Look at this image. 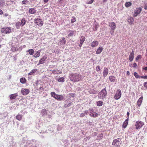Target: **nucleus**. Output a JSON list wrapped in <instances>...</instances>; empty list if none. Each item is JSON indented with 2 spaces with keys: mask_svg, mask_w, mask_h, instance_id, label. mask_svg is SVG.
Returning <instances> with one entry per match:
<instances>
[{
  "mask_svg": "<svg viewBox=\"0 0 147 147\" xmlns=\"http://www.w3.org/2000/svg\"><path fill=\"white\" fill-rule=\"evenodd\" d=\"M69 77L71 81L77 82L80 80L81 77L79 74L76 73L69 74Z\"/></svg>",
  "mask_w": 147,
  "mask_h": 147,
  "instance_id": "obj_1",
  "label": "nucleus"
},
{
  "mask_svg": "<svg viewBox=\"0 0 147 147\" xmlns=\"http://www.w3.org/2000/svg\"><path fill=\"white\" fill-rule=\"evenodd\" d=\"M1 32L5 34H9L11 32V28L9 27H5L1 29Z\"/></svg>",
  "mask_w": 147,
  "mask_h": 147,
  "instance_id": "obj_2",
  "label": "nucleus"
},
{
  "mask_svg": "<svg viewBox=\"0 0 147 147\" xmlns=\"http://www.w3.org/2000/svg\"><path fill=\"white\" fill-rule=\"evenodd\" d=\"M121 143V141L120 138H118L115 139L112 142V145L116 147H119Z\"/></svg>",
  "mask_w": 147,
  "mask_h": 147,
  "instance_id": "obj_3",
  "label": "nucleus"
},
{
  "mask_svg": "<svg viewBox=\"0 0 147 147\" xmlns=\"http://www.w3.org/2000/svg\"><path fill=\"white\" fill-rule=\"evenodd\" d=\"M144 125L143 122L141 121H137L135 124L136 128V129H138L142 127Z\"/></svg>",
  "mask_w": 147,
  "mask_h": 147,
  "instance_id": "obj_4",
  "label": "nucleus"
},
{
  "mask_svg": "<svg viewBox=\"0 0 147 147\" xmlns=\"http://www.w3.org/2000/svg\"><path fill=\"white\" fill-rule=\"evenodd\" d=\"M107 95V92L105 88L102 89L99 92V96H98L100 98H105Z\"/></svg>",
  "mask_w": 147,
  "mask_h": 147,
  "instance_id": "obj_5",
  "label": "nucleus"
},
{
  "mask_svg": "<svg viewBox=\"0 0 147 147\" xmlns=\"http://www.w3.org/2000/svg\"><path fill=\"white\" fill-rule=\"evenodd\" d=\"M34 23L39 26H42L43 24V22L41 19L38 18L34 20Z\"/></svg>",
  "mask_w": 147,
  "mask_h": 147,
  "instance_id": "obj_6",
  "label": "nucleus"
},
{
  "mask_svg": "<svg viewBox=\"0 0 147 147\" xmlns=\"http://www.w3.org/2000/svg\"><path fill=\"white\" fill-rule=\"evenodd\" d=\"M121 96V92L120 89H118L115 94L114 98L116 100L119 99Z\"/></svg>",
  "mask_w": 147,
  "mask_h": 147,
  "instance_id": "obj_7",
  "label": "nucleus"
},
{
  "mask_svg": "<svg viewBox=\"0 0 147 147\" xmlns=\"http://www.w3.org/2000/svg\"><path fill=\"white\" fill-rule=\"evenodd\" d=\"M142 9L141 7L136 8V9L134 11V13L133 16L136 17L141 12Z\"/></svg>",
  "mask_w": 147,
  "mask_h": 147,
  "instance_id": "obj_8",
  "label": "nucleus"
},
{
  "mask_svg": "<svg viewBox=\"0 0 147 147\" xmlns=\"http://www.w3.org/2000/svg\"><path fill=\"white\" fill-rule=\"evenodd\" d=\"M109 25L111 28V30L114 32V30L116 28V25L115 23L113 22H110L109 23Z\"/></svg>",
  "mask_w": 147,
  "mask_h": 147,
  "instance_id": "obj_9",
  "label": "nucleus"
},
{
  "mask_svg": "<svg viewBox=\"0 0 147 147\" xmlns=\"http://www.w3.org/2000/svg\"><path fill=\"white\" fill-rule=\"evenodd\" d=\"M29 92V90L27 88H22L21 90V93L24 96L27 95Z\"/></svg>",
  "mask_w": 147,
  "mask_h": 147,
  "instance_id": "obj_10",
  "label": "nucleus"
},
{
  "mask_svg": "<svg viewBox=\"0 0 147 147\" xmlns=\"http://www.w3.org/2000/svg\"><path fill=\"white\" fill-rule=\"evenodd\" d=\"M143 99V97L142 96H141L137 102V105L138 106L137 107V108L138 109H140V106H141V104L142 103V100Z\"/></svg>",
  "mask_w": 147,
  "mask_h": 147,
  "instance_id": "obj_11",
  "label": "nucleus"
},
{
  "mask_svg": "<svg viewBox=\"0 0 147 147\" xmlns=\"http://www.w3.org/2000/svg\"><path fill=\"white\" fill-rule=\"evenodd\" d=\"M47 58V57L44 56L39 61L38 65H39L40 64H42L45 63V61Z\"/></svg>",
  "mask_w": 147,
  "mask_h": 147,
  "instance_id": "obj_12",
  "label": "nucleus"
},
{
  "mask_svg": "<svg viewBox=\"0 0 147 147\" xmlns=\"http://www.w3.org/2000/svg\"><path fill=\"white\" fill-rule=\"evenodd\" d=\"M63 98L64 97L63 95L57 94L55 97V99L58 101H61L63 99Z\"/></svg>",
  "mask_w": 147,
  "mask_h": 147,
  "instance_id": "obj_13",
  "label": "nucleus"
},
{
  "mask_svg": "<svg viewBox=\"0 0 147 147\" xmlns=\"http://www.w3.org/2000/svg\"><path fill=\"white\" fill-rule=\"evenodd\" d=\"M134 53L133 50L129 56V59L130 61H132L134 58Z\"/></svg>",
  "mask_w": 147,
  "mask_h": 147,
  "instance_id": "obj_14",
  "label": "nucleus"
},
{
  "mask_svg": "<svg viewBox=\"0 0 147 147\" xmlns=\"http://www.w3.org/2000/svg\"><path fill=\"white\" fill-rule=\"evenodd\" d=\"M92 111H93L92 110ZM90 115L91 117L95 118L98 117L99 115L96 112H93L91 113V114H90Z\"/></svg>",
  "mask_w": 147,
  "mask_h": 147,
  "instance_id": "obj_15",
  "label": "nucleus"
},
{
  "mask_svg": "<svg viewBox=\"0 0 147 147\" xmlns=\"http://www.w3.org/2000/svg\"><path fill=\"white\" fill-rule=\"evenodd\" d=\"M108 72L109 70L106 67H105L103 72V76L104 77H105L108 75Z\"/></svg>",
  "mask_w": 147,
  "mask_h": 147,
  "instance_id": "obj_16",
  "label": "nucleus"
},
{
  "mask_svg": "<svg viewBox=\"0 0 147 147\" xmlns=\"http://www.w3.org/2000/svg\"><path fill=\"white\" fill-rule=\"evenodd\" d=\"M134 21V19L132 17H129L127 20V21L129 24L131 25L134 24L133 22Z\"/></svg>",
  "mask_w": 147,
  "mask_h": 147,
  "instance_id": "obj_17",
  "label": "nucleus"
},
{
  "mask_svg": "<svg viewBox=\"0 0 147 147\" xmlns=\"http://www.w3.org/2000/svg\"><path fill=\"white\" fill-rule=\"evenodd\" d=\"M128 123V118L125 119V121L123 123L122 125L123 128H125L127 125Z\"/></svg>",
  "mask_w": 147,
  "mask_h": 147,
  "instance_id": "obj_18",
  "label": "nucleus"
},
{
  "mask_svg": "<svg viewBox=\"0 0 147 147\" xmlns=\"http://www.w3.org/2000/svg\"><path fill=\"white\" fill-rule=\"evenodd\" d=\"M18 96V95L17 93L11 94L9 96L10 99L11 100L15 99Z\"/></svg>",
  "mask_w": 147,
  "mask_h": 147,
  "instance_id": "obj_19",
  "label": "nucleus"
},
{
  "mask_svg": "<svg viewBox=\"0 0 147 147\" xmlns=\"http://www.w3.org/2000/svg\"><path fill=\"white\" fill-rule=\"evenodd\" d=\"M98 43L96 40L92 42L91 44V47H94L98 45Z\"/></svg>",
  "mask_w": 147,
  "mask_h": 147,
  "instance_id": "obj_20",
  "label": "nucleus"
},
{
  "mask_svg": "<svg viewBox=\"0 0 147 147\" xmlns=\"http://www.w3.org/2000/svg\"><path fill=\"white\" fill-rule=\"evenodd\" d=\"M23 115L21 114H18L16 117V119L19 121H21Z\"/></svg>",
  "mask_w": 147,
  "mask_h": 147,
  "instance_id": "obj_21",
  "label": "nucleus"
},
{
  "mask_svg": "<svg viewBox=\"0 0 147 147\" xmlns=\"http://www.w3.org/2000/svg\"><path fill=\"white\" fill-rule=\"evenodd\" d=\"M103 50V48L102 47H99V48L97 49L96 52V54H100L102 52Z\"/></svg>",
  "mask_w": 147,
  "mask_h": 147,
  "instance_id": "obj_22",
  "label": "nucleus"
},
{
  "mask_svg": "<svg viewBox=\"0 0 147 147\" xmlns=\"http://www.w3.org/2000/svg\"><path fill=\"white\" fill-rule=\"evenodd\" d=\"M36 12V10L33 8H30L29 9V13L31 14H34Z\"/></svg>",
  "mask_w": 147,
  "mask_h": 147,
  "instance_id": "obj_23",
  "label": "nucleus"
},
{
  "mask_svg": "<svg viewBox=\"0 0 147 147\" xmlns=\"http://www.w3.org/2000/svg\"><path fill=\"white\" fill-rule=\"evenodd\" d=\"M41 51V50H40L36 53L33 56L35 58L38 57H39L40 55V53Z\"/></svg>",
  "mask_w": 147,
  "mask_h": 147,
  "instance_id": "obj_24",
  "label": "nucleus"
},
{
  "mask_svg": "<svg viewBox=\"0 0 147 147\" xmlns=\"http://www.w3.org/2000/svg\"><path fill=\"white\" fill-rule=\"evenodd\" d=\"M26 20H25V18H22L21 20V22H20V26H23L26 23Z\"/></svg>",
  "mask_w": 147,
  "mask_h": 147,
  "instance_id": "obj_25",
  "label": "nucleus"
},
{
  "mask_svg": "<svg viewBox=\"0 0 147 147\" xmlns=\"http://www.w3.org/2000/svg\"><path fill=\"white\" fill-rule=\"evenodd\" d=\"M65 78L63 77H61V78H57V81L60 82H63L65 80Z\"/></svg>",
  "mask_w": 147,
  "mask_h": 147,
  "instance_id": "obj_26",
  "label": "nucleus"
},
{
  "mask_svg": "<svg viewBox=\"0 0 147 147\" xmlns=\"http://www.w3.org/2000/svg\"><path fill=\"white\" fill-rule=\"evenodd\" d=\"M20 81L21 83L24 84L26 82V80L25 78L23 77L20 79Z\"/></svg>",
  "mask_w": 147,
  "mask_h": 147,
  "instance_id": "obj_27",
  "label": "nucleus"
},
{
  "mask_svg": "<svg viewBox=\"0 0 147 147\" xmlns=\"http://www.w3.org/2000/svg\"><path fill=\"white\" fill-rule=\"evenodd\" d=\"M27 52H28L30 55H32L34 54V51L33 49H31L28 50Z\"/></svg>",
  "mask_w": 147,
  "mask_h": 147,
  "instance_id": "obj_28",
  "label": "nucleus"
},
{
  "mask_svg": "<svg viewBox=\"0 0 147 147\" xmlns=\"http://www.w3.org/2000/svg\"><path fill=\"white\" fill-rule=\"evenodd\" d=\"M132 5V3L130 2H127L125 3V5L126 7H128Z\"/></svg>",
  "mask_w": 147,
  "mask_h": 147,
  "instance_id": "obj_29",
  "label": "nucleus"
},
{
  "mask_svg": "<svg viewBox=\"0 0 147 147\" xmlns=\"http://www.w3.org/2000/svg\"><path fill=\"white\" fill-rule=\"evenodd\" d=\"M115 77L113 76H111L109 77V79L111 82H114L115 81Z\"/></svg>",
  "mask_w": 147,
  "mask_h": 147,
  "instance_id": "obj_30",
  "label": "nucleus"
},
{
  "mask_svg": "<svg viewBox=\"0 0 147 147\" xmlns=\"http://www.w3.org/2000/svg\"><path fill=\"white\" fill-rule=\"evenodd\" d=\"M85 38L84 36H81L80 39V43H83L85 41Z\"/></svg>",
  "mask_w": 147,
  "mask_h": 147,
  "instance_id": "obj_31",
  "label": "nucleus"
},
{
  "mask_svg": "<svg viewBox=\"0 0 147 147\" xmlns=\"http://www.w3.org/2000/svg\"><path fill=\"white\" fill-rule=\"evenodd\" d=\"M97 105L98 106H101L103 105V102L102 101H99L96 102Z\"/></svg>",
  "mask_w": 147,
  "mask_h": 147,
  "instance_id": "obj_32",
  "label": "nucleus"
},
{
  "mask_svg": "<svg viewBox=\"0 0 147 147\" xmlns=\"http://www.w3.org/2000/svg\"><path fill=\"white\" fill-rule=\"evenodd\" d=\"M97 137L98 138V140H100L103 138V134H101L98 135V136Z\"/></svg>",
  "mask_w": 147,
  "mask_h": 147,
  "instance_id": "obj_33",
  "label": "nucleus"
},
{
  "mask_svg": "<svg viewBox=\"0 0 147 147\" xmlns=\"http://www.w3.org/2000/svg\"><path fill=\"white\" fill-rule=\"evenodd\" d=\"M60 42L63 44L64 45L66 43V40L64 37H63L62 38V40H60Z\"/></svg>",
  "mask_w": 147,
  "mask_h": 147,
  "instance_id": "obj_34",
  "label": "nucleus"
},
{
  "mask_svg": "<svg viewBox=\"0 0 147 147\" xmlns=\"http://www.w3.org/2000/svg\"><path fill=\"white\" fill-rule=\"evenodd\" d=\"M76 21V18L74 17L73 16L72 17V18L71 20V23H73L75 22Z\"/></svg>",
  "mask_w": 147,
  "mask_h": 147,
  "instance_id": "obj_35",
  "label": "nucleus"
},
{
  "mask_svg": "<svg viewBox=\"0 0 147 147\" xmlns=\"http://www.w3.org/2000/svg\"><path fill=\"white\" fill-rule=\"evenodd\" d=\"M73 105V103L72 102H70L68 104H65L64 105V107L65 108H67L68 107L70 106L71 105Z\"/></svg>",
  "mask_w": 147,
  "mask_h": 147,
  "instance_id": "obj_36",
  "label": "nucleus"
},
{
  "mask_svg": "<svg viewBox=\"0 0 147 147\" xmlns=\"http://www.w3.org/2000/svg\"><path fill=\"white\" fill-rule=\"evenodd\" d=\"M134 74V76H135V77L136 78H140L141 76H139L138 75V74L137 73H136V72H135Z\"/></svg>",
  "mask_w": 147,
  "mask_h": 147,
  "instance_id": "obj_37",
  "label": "nucleus"
},
{
  "mask_svg": "<svg viewBox=\"0 0 147 147\" xmlns=\"http://www.w3.org/2000/svg\"><path fill=\"white\" fill-rule=\"evenodd\" d=\"M51 94L52 97L55 98L57 94H56L54 92H51Z\"/></svg>",
  "mask_w": 147,
  "mask_h": 147,
  "instance_id": "obj_38",
  "label": "nucleus"
},
{
  "mask_svg": "<svg viewBox=\"0 0 147 147\" xmlns=\"http://www.w3.org/2000/svg\"><path fill=\"white\" fill-rule=\"evenodd\" d=\"M74 34V32L73 31H71V32L69 33L68 35V37H71Z\"/></svg>",
  "mask_w": 147,
  "mask_h": 147,
  "instance_id": "obj_39",
  "label": "nucleus"
},
{
  "mask_svg": "<svg viewBox=\"0 0 147 147\" xmlns=\"http://www.w3.org/2000/svg\"><path fill=\"white\" fill-rule=\"evenodd\" d=\"M16 28L18 29L20 28V22H17L16 24Z\"/></svg>",
  "mask_w": 147,
  "mask_h": 147,
  "instance_id": "obj_40",
  "label": "nucleus"
},
{
  "mask_svg": "<svg viewBox=\"0 0 147 147\" xmlns=\"http://www.w3.org/2000/svg\"><path fill=\"white\" fill-rule=\"evenodd\" d=\"M97 29V26L95 24L93 27V30L96 31Z\"/></svg>",
  "mask_w": 147,
  "mask_h": 147,
  "instance_id": "obj_41",
  "label": "nucleus"
},
{
  "mask_svg": "<svg viewBox=\"0 0 147 147\" xmlns=\"http://www.w3.org/2000/svg\"><path fill=\"white\" fill-rule=\"evenodd\" d=\"M96 70L97 71H98L100 70V66L99 65L97 66L96 67Z\"/></svg>",
  "mask_w": 147,
  "mask_h": 147,
  "instance_id": "obj_42",
  "label": "nucleus"
},
{
  "mask_svg": "<svg viewBox=\"0 0 147 147\" xmlns=\"http://www.w3.org/2000/svg\"><path fill=\"white\" fill-rule=\"evenodd\" d=\"M58 70L57 69L56 70H52L51 71L52 73L54 74H58Z\"/></svg>",
  "mask_w": 147,
  "mask_h": 147,
  "instance_id": "obj_43",
  "label": "nucleus"
},
{
  "mask_svg": "<svg viewBox=\"0 0 147 147\" xmlns=\"http://www.w3.org/2000/svg\"><path fill=\"white\" fill-rule=\"evenodd\" d=\"M141 56L140 55H138V56H137L136 58V61H138L139 60V59H141Z\"/></svg>",
  "mask_w": 147,
  "mask_h": 147,
  "instance_id": "obj_44",
  "label": "nucleus"
},
{
  "mask_svg": "<svg viewBox=\"0 0 147 147\" xmlns=\"http://www.w3.org/2000/svg\"><path fill=\"white\" fill-rule=\"evenodd\" d=\"M37 71V69H32V71H31V73L33 74L34 73H35L36 71Z\"/></svg>",
  "mask_w": 147,
  "mask_h": 147,
  "instance_id": "obj_45",
  "label": "nucleus"
},
{
  "mask_svg": "<svg viewBox=\"0 0 147 147\" xmlns=\"http://www.w3.org/2000/svg\"><path fill=\"white\" fill-rule=\"evenodd\" d=\"M144 87L147 89V82H145L144 84Z\"/></svg>",
  "mask_w": 147,
  "mask_h": 147,
  "instance_id": "obj_46",
  "label": "nucleus"
},
{
  "mask_svg": "<svg viewBox=\"0 0 147 147\" xmlns=\"http://www.w3.org/2000/svg\"><path fill=\"white\" fill-rule=\"evenodd\" d=\"M133 67L135 68H136L137 64L136 63H134L133 64Z\"/></svg>",
  "mask_w": 147,
  "mask_h": 147,
  "instance_id": "obj_47",
  "label": "nucleus"
},
{
  "mask_svg": "<svg viewBox=\"0 0 147 147\" xmlns=\"http://www.w3.org/2000/svg\"><path fill=\"white\" fill-rule=\"evenodd\" d=\"M94 0H91L90 1L88 2L87 3L88 4H92L94 1Z\"/></svg>",
  "mask_w": 147,
  "mask_h": 147,
  "instance_id": "obj_48",
  "label": "nucleus"
},
{
  "mask_svg": "<svg viewBox=\"0 0 147 147\" xmlns=\"http://www.w3.org/2000/svg\"><path fill=\"white\" fill-rule=\"evenodd\" d=\"M140 78L143 79H147V76H141Z\"/></svg>",
  "mask_w": 147,
  "mask_h": 147,
  "instance_id": "obj_49",
  "label": "nucleus"
},
{
  "mask_svg": "<svg viewBox=\"0 0 147 147\" xmlns=\"http://www.w3.org/2000/svg\"><path fill=\"white\" fill-rule=\"evenodd\" d=\"M27 2L26 1L24 0L22 1V3L24 4H26Z\"/></svg>",
  "mask_w": 147,
  "mask_h": 147,
  "instance_id": "obj_50",
  "label": "nucleus"
},
{
  "mask_svg": "<svg viewBox=\"0 0 147 147\" xmlns=\"http://www.w3.org/2000/svg\"><path fill=\"white\" fill-rule=\"evenodd\" d=\"M85 115L84 113H82L80 114V117H83Z\"/></svg>",
  "mask_w": 147,
  "mask_h": 147,
  "instance_id": "obj_51",
  "label": "nucleus"
},
{
  "mask_svg": "<svg viewBox=\"0 0 147 147\" xmlns=\"http://www.w3.org/2000/svg\"><path fill=\"white\" fill-rule=\"evenodd\" d=\"M142 69H144L146 71V70H147V67H143L142 68Z\"/></svg>",
  "mask_w": 147,
  "mask_h": 147,
  "instance_id": "obj_52",
  "label": "nucleus"
},
{
  "mask_svg": "<svg viewBox=\"0 0 147 147\" xmlns=\"http://www.w3.org/2000/svg\"><path fill=\"white\" fill-rule=\"evenodd\" d=\"M4 16L5 17H6L8 16V14L7 13H5L4 15Z\"/></svg>",
  "mask_w": 147,
  "mask_h": 147,
  "instance_id": "obj_53",
  "label": "nucleus"
},
{
  "mask_svg": "<svg viewBox=\"0 0 147 147\" xmlns=\"http://www.w3.org/2000/svg\"><path fill=\"white\" fill-rule=\"evenodd\" d=\"M84 113L86 114L87 115L88 113V111H84Z\"/></svg>",
  "mask_w": 147,
  "mask_h": 147,
  "instance_id": "obj_54",
  "label": "nucleus"
},
{
  "mask_svg": "<svg viewBox=\"0 0 147 147\" xmlns=\"http://www.w3.org/2000/svg\"><path fill=\"white\" fill-rule=\"evenodd\" d=\"M3 13V11L0 9V15H1Z\"/></svg>",
  "mask_w": 147,
  "mask_h": 147,
  "instance_id": "obj_55",
  "label": "nucleus"
},
{
  "mask_svg": "<svg viewBox=\"0 0 147 147\" xmlns=\"http://www.w3.org/2000/svg\"><path fill=\"white\" fill-rule=\"evenodd\" d=\"M83 43H80V45H79V47H82V45L83 44Z\"/></svg>",
  "mask_w": 147,
  "mask_h": 147,
  "instance_id": "obj_56",
  "label": "nucleus"
},
{
  "mask_svg": "<svg viewBox=\"0 0 147 147\" xmlns=\"http://www.w3.org/2000/svg\"><path fill=\"white\" fill-rule=\"evenodd\" d=\"M127 74L129 76L130 74V73L129 71H127Z\"/></svg>",
  "mask_w": 147,
  "mask_h": 147,
  "instance_id": "obj_57",
  "label": "nucleus"
},
{
  "mask_svg": "<svg viewBox=\"0 0 147 147\" xmlns=\"http://www.w3.org/2000/svg\"><path fill=\"white\" fill-rule=\"evenodd\" d=\"M48 1V0H44V2L45 3H47Z\"/></svg>",
  "mask_w": 147,
  "mask_h": 147,
  "instance_id": "obj_58",
  "label": "nucleus"
},
{
  "mask_svg": "<svg viewBox=\"0 0 147 147\" xmlns=\"http://www.w3.org/2000/svg\"><path fill=\"white\" fill-rule=\"evenodd\" d=\"M144 8L145 10H147V6L146 5L144 6Z\"/></svg>",
  "mask_w": 147,
  "mask_h": 147,
  "instance_id": "obj_59",
  "label": "nucleus"
},
{
  "mask_svg": "<svg viewBox=\"0 0 147 147\" xmlns=\"http://www.w3.org/2000/svg\"><path fill=\"white\" fill-rule=\"evenodd\" d=\"M62 1H63V0H59L58 1V2H59V3H61Z\"/></svg>",
  "mask_w": 147,
  "mask_h": 147,
  "instance_id": "obj_60",
  "label": "nucleus"
},
{
  "mask_svg": "<svg viewBox=\"0 0 147 147\" xmlns=\"http://www.w3.org/2000/svg\"><path fill=\"white\" fill-rule=\"evenodd\" d=\"M39 89L40 90H41L42 89L43 90H44V89L42 87H40L39 88Z\"/></svg>",
  "mask_w": 147,
  "mask_h": 147,
  "instance_id": "obj_61",
  "label": "nucleus"
},
{
  "mask_svg": "<svg viewBox=\"0 0 147 147\" xmlns=\"http://www.w3.org/2000/svg\"><path fill=\"white\" fill-rule=\"evenodd\" d=\"M32 74L31 73V72L29 73L28 74V76H29V75H31Z\"/></svg>",
  "mask_w": 147,
  "mask_h": 147,
  "instance_id": "obj_62",
  "label": "nucleus"
},
{
  "mask_svg": "<svg viewBox=\"0 0 147 147\" xmlns=\"http://www.w3.org/2000/svg\"><path fill=\"white\" fill-rule=\"evenodd\" d=\"M127 117H128L129 115V112H127Z\"/></svg>",
  "mask_w": 147,
  "mask_h": 147,
  "instance_id": "obj_63",
  "label": "nucleus"
},
{
  "mask_svg": "<svg viewBox=\"0 0 147 147\" xmlns=\"http://www.w3.org/2000/svg\"><path fill=\"white\" fill-rule=\"evenodd\" d=\"M107 0H103V1L104 3L105 2H106L107 1Z\"/></svg>",
  "mask_w": 147,
  "mask_h": 147,
  "instance_id": "obj_64",
  "label": "nucleus"
}]
</instances>
